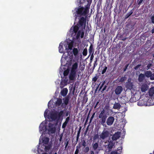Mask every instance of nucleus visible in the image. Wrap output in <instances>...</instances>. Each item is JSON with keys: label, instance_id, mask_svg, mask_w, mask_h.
<instances>
[{"label": "nucleus", "instance_id": "nucleus-1", "mask_svg": "<svg viewBox=\"0 0 154 154\" xmlns=\"http://www.w3.org/2000/svg\"><path fill=\"white\" fill-rule=\"evenodd\" d=\"M85 7H79L75 8L72 12L75 14V18L78 17H87L89 11V5L85 6Z\"/></svg>", "mask_w": 154, "mask_h": 154}, {"label": "nucleus", "instance_id": "nucleus-2", "mask_svg": "<svg viewBox=\"0 0 154 154\" xmlns=\"http://www.w3.org/2000/svg\"><path fill=\"white\" fill-rule=\"evenodd\" d=\"M98 117L99 119H100V122L101 125L106 127V125L105 123L106 122L107 116L104 109H103V110H101L98 116Z\"/></svg>", "mask_w": 154, "mask_h": 154}, {"label": "nucleus", "instance_id": "nucleus-3", "mask_svg": "<svg viewBox=\"0 0 154 154\" xmlns=\"http://www.w3.org/2000/svg\"><path fill=\"white\" fill-rule=\"evenodd\" d=\"M78 25L81 27L85 28L87 17H79Z\"/></svg>", "mask_w": 154, "mask_h": 154}, {"label": "nucleus", "instance_id": "nucleus-4", "mask_svg": "<svg viewBox=\"0 0 154 154\" xmlns=\"http://www.w3.org/2000/svg\"><path fill=\"white\" fill-rule=\"evenodd\" d=\"M123 90V88L122 86L120 85L116 86L115 90V94L119 96L121 94Z\"/></svg>", "mask_w": 154, "mask_h": 154}, {"label": "nucleus", "instance_id": "nucleus-5", "mask_svg": "<svg viewBox=\"0 0 154 154\" xmlns=\"http://www.w3.org/2000/svg\"><path fill=\"white\" fill-rule=\"evenodd\" d=\"M145 77L149 78H150V79L151 80H154V75H153V73L150 71H147L145 72L144 74Z\"/></svg>", "mask_w": 154, "mask_h": 154}, {"label": "nucleus", "instance_id": "nucleus-6", "mask_svg": "<svg viewBox=\"0 0 154 154\" xmlns=\"http://www.w3.org/2000/svg\"><path fill=\"white\" fill-rule=\"evenodd\" d=\"M115 119L112 116H109L107 119L106 123L108 125L111 126L112 125Z\"/></svg>", "mask_w": 154, "mask_h": 154}, {"label": "nucleus", "instance_id": "nucleus-7", "mask_svg": "<svg viewBox=\"0 0 154 154\" xmlns=\"http://www.w3.org/2000/svg\"><path fill=\"white\" fill-rule=\"evenodd\" d=\"M109 134V132L108 131H103L100 135V138L103 140H104L108 137Z\"/></svg>", "mask_w": 154, "mask_h": 154}, {"label": "nucleus", "instance_id": "nucleus-8", "mask_svg": "<svg viewBox=\"0 0 154 154\" xmlns=\"http://www.w3.org/2000/svg\"><path fill=\"white\" fill-rule=\"evenodd\" d=\"M76 73L75 72L70 71L69 78L70 80H74L75 79L76 77Z\"/></svg>", "mask_w": 154, "mask_h": 154}, {"label": "nucleus", "instance_id": "nucleus-9", "mask_svg": "<svg viewBox=\"0 0 154 154\" xmlns=\"http://www.w3.org/2000/svg\"><path fill=\"white\" fill-rule=\"evenodd\" d=\"M121 133L119 131H117L114 134L112 138V140H116L120 137V134Z\"/></svg>", "mask_w": 154, "mask_h": 154}, {"label": "nucleus", "instance_id": "nucleus-10", "mask_svg": "<svg viewBox=\"0 0 154 154\" xmlns=\"http://www.w3.org/2000/svg\"><path fill=\"white\" fill-rule=\"evenodd\" d=\"M141 91L142 92H145L148 89V86L145 83H143L141 86Z\"/></svg>", "mask_w": 154, "mask_h": 154}, {"label": "nucleus", "instance_id": "nucleus-11", "mask_svg": "<svg viewBox=\"0 0 154 154\" xmlns=\"http://www.w3.org/2000/svg\"><path fill=\"white\" fill-rule=\"evenodd\" d=\"M79 25H78V24L73 27L72 26L70 29V32L76 33L79 29Z\"/></svg>", "mask_w": 154, "mask_h": 154}, {"label": "nucleus", "instance_id": "nucleus-12", "mask_svg": "<svg viewBox=\"0 0 154 154\" xmlns=\"http://www.w3.org/2000/svg\"><path fill=\"white\" fill-rule=\"evenodd\" d=\"M78 67V63L77 62H75L72 65L71 71H73V72H76L77 71V69Z\"/></svg>", "mask_w": 154, "mask_h": 154}, {"label": "nucleus", "instance_id": "nucleus-13", "mask_svg": "<svg viewBox=\"0 0 154 154\" xmlns=\"http://www.w3.org/2000/svg\"><path fill=\"white\" fill-rule=\"evenodd\" d=\"M145 77L144 74L143 73L140 74L138 76V81L139 82H143L145 79Z\"/></svg>", "mask_w": 154, "mask_h": 154}, {"label": "nucleus", "instance_id": "nucleus-14", "mask_svg": "<svg viewBox=\"0 0 154 154\" xmlns=\"http://www.w3.org/2000/svg\"><path fill=\"white\" fill-rule=\"evenodd\" d=\"M57 111H55L53 113H51L50 114V118L53 120H57Z\"/></svg>", "mask_w": 154, "mask_h": 154}, {"label": "nucleus", "instance_id": "nucleus-15", "mask_svg": "<svg viewBox=\"0 0 154 154\" xmlns=\"http://www.w3.org/2000/svg\"><path fill=\"white\" fill-rule=\"evenodd\" d=\"M114 143L113 140H110L109 141V144L108 145L107 148L108 149L109 151L111 150L112 148L114 145Z\"/></svg>", "mask_w": 154, "mask_h": 154}, {"label": "nucleus", "instance_id": "nucleus-16", "mask_svg": "<svg viewBox=\"0 0 154 154\" xmlns=\"http://www.w3.org/2000/svg\"><path fill=\"white\" fill-rule=\"evenodd\" d=\"M105 83H106L105 81H104L103 82L102 84L101 85V86H100V87L99 91H100V90H101V89L102 88V87H103V88L102 89L101 91V92H103V91H104L105 90H106V88L107 87L106 85H105Z\"/></svg>", "mask_w": 154, "mask_h": 154}, {"label": "nucleus", "instance_id": "nucleus-17", "mask_svg": "<svg viewBox=\"0 0 154 154\" xmlns=\"http://www.w3.org/2000/svg\"><path fill=\"white\" fill-rule=\"evenodd\" d=\"M63 114L64 111L63 110H61L60 112L57 111V120H59L61 117H63Z\"/></svg>", "mask_w": 154, "mask_h": 154}, {"label": "nucleus", "instance_id": "nucleus-18", "mask_svg": "<svg viewBox=\"0 0 154 154\" xmlns=\"http://www.w3.org/2000/svg\"><path fill=\"white\" fill-rule=\"evenodd\" d=\"M47 130L46 126L44 125L43 122L39 126V130L40 131H46Z\"/></svg>", "mask_w": 154, "mask_h": 154}, {"label": "nucleus", "instance_id": "nucleus-19", "mask_svg": "<svg viewBox=\"0 0 154 154\" xmlns=\"http://www.w3.org/2000/svg\"><path fill=\"white\" fill-rule=\"evenodd\" d=\"M68 90L67 88H63L61 91V94L63 96H65L67 94Z\"/></svg>", "mask_w": 154, "mask_h": 154}, {"label": "nucleus", "instance_id": "nucleus-20", "mask_svg": "<svg viewBox=\"0 0 154 154\" xmlns=\"http://www.w3.org/2000/svg\"><path fill=\"white\" fill-rule=\"evenodd\" d=\"M148 94L149 96L152 97L154 94V87H152L149 90Z\"/></svg>", "mask_w": 154, "mask_h": 154}, {"label": "nucleus", "instance_id": "nucleus-21", "mask_svg": "<svg viewBox=\"0 0 154 154\" xmlns=\"http://www.w3.org/2000/svg\"><path fill=\"white\" fill-rule=\"evenodd\" d=\"M121 107V105L120 103H115L113 105V108L115 109H119Z\"/></svg>", "mask_w": 154, "mask_h": 154}, {"label": "nucleus", "instance_id": "nucleus-22", "mask_svg": "<svg viewBox=\"0 0 154 154\" xmlns=\"http://www.w3.org/2000/svg\"><path fill=\"white\" fill-rule=\"evenodd\" d=\"M126 87L130 89H132L133 88V83L131 82H128L126 85Z\"/></svg>", "mask_w": 154, "mask_h": 154}, {"label": "nucleus", "instance_id": "nucleus-23", "mask_svg": "<svg viewBox=\"0 0 154 154\" xmlns=\"http://www.w3.org/2000/svg\"><path fill=\"white\" fill-rule=\"evenodd\" d=\"M69 99V97L68 95L65 98H63V102L66 105L68 104Z\"/></svg>", "mask_w": 154, "mask_h": 154}, {"label": "nucleus", "instance_id": "nucleus-24", "mask_svg": "<svg viewBox=\"0 0 154 154\" xmlns=\"http://www.w3.org/2000/svg\"><path fill=\"white\" fill-rule=\"evenodd\" d=\"M134 9L131 10L130 12H128L125 16V19H127L133 13L134 11Z\"/></svg>", "mask_w": 154, "mask_h": 154}, {"label": "nucleus", "instance_id": "nucleus-25", "mask_svg": "<svg viewBox=\"0 0 154 154\" xmlns=\"http://www.w3.org/2000/svg\"><path fill=\"white\" fill-rule=\"evenodd\" d=\"M52 147V145L51 144H48L47 146H45V150L46 152H48L51 148Z\"/></svg>", "mask_w": 154, "mask_h": 154}, {"label": "nucleus", "instance_id": "nucleus-26", "mask_svg": "<svg viewBox=\"0 0 154 154\" xmlns=\"http://www.w3.org/2000/svg\"><path fill=\"white\" fill-rule=\"evenodd\" d=\"M49 141V139L48 138L45 137L42 140V142L44 144H47Z\"/></svg>", "mask_w": 154, "mask_h": 154}, {"label": "nucleus", "instance_id": "nucleus-27", "mask_svg": "<svg viewBox=\"0 0 154 154\" xmlns=\"http://www.w3.org/2000/svg\"><path fill=\"white\" fill-rule=\"evenodd\" d=\"M62 100L61 99H58V98L57 99V101L56 102V104L57 106H60V105L62 103Z\"/></svg>", "mask_w": 154, "mask_h": 154}, {"label": "nucleus", "instance_id": "nucleus-28", "mask_svg": "<svg viewBox=\"0 0 154 154\" xmlns=\"http://www.w3.org/2000/svg\"><path fill=\"white\" fill-rule=\"evenodd\" d=\"M48 131L51 134H54L55 131V128L53 127L50 128H48Z\"/></svg>", "mask_w": 154, "mask_h": 154}, {"label": "nucleus", "instance_id": "nucleus-29", "mask_svg": "<svg viewBox=\"0 0 154 154\" xmlns=\"http://www.w3.org/2000/svg\"><path fill=\"white\" fill-rule=\"evenodd\" d=\"M126 77L124 76L121 77L120 78H118L117 80H118L119 82H124L126 79Z\"/></svg>", "mask_w": 154, "mask_h": 154}, {"label": "nucleus", "instance_id": "nucleus-30", "mask_svg": "<svg viewBox=\"0 0 154 154\" xmlns=\"http://www.w3.org/2000/svg\"><path fill=\"white\" fill-rule=\"evenodd\" d=\"M98 144L97 143H95L92 144L93 148L94 150H96L98 148Z\"/></svg>", "mask_w": 154, "mask_h": 154}, {"label": "nucleus", "instance_id": "nucleus-31", "mask_svg": "<svg viewBox=\"0 0 154 154\" xmlns=\"http://www.w3.org/2000/svg\"><path fill=\"white\" fill-rule=\"evenodd\" d=\"M78 52V51L77 48H74L73 50V53L74 56H76Z\"/></svg>", "mask_w": 154, "mask_h": 154}, {"label": "nucleus", "instance_id": "nucleus-32", "mask_svg": "<svg viewBox=\"0 0 154 154\" xmlns=\"http://www.w3.org/2000/svg\"><path fill=\"white\" fill-rule=\"evenodd\" d=\"M93 51V46L92 45H91L90 46L89 48V53L90 54L89 55H90L92 53Z\"/></svg>", "mask_w": 154, "mask_h": 154}, {"label": "nucleus", "instance_id": "nucleus-33", "mask_svg": "<svg viewBox=\"0 0 154 154\" xmlns=\"http://www.w3.org/2000/svg\"><path fill=\"white\" fill-rule=\"evenodd\" d=\"M63 46L60 45L59 47V51L60 53H63Z\"/></svg>", "mask_w": 154, "mask_h": 154}, {"label": "nucleus", "instance_id": "nucleus-34", "mask_svg": "<svg viewBox=\"0 0 154 154\" xmlns=\"http://www.w3.org/2000/svg\"><path fill=\"white\" fill-rule=\"evenodd\" d=\"M154 65L152 64V63H149L146 66V69L147 70L149 69H150L151 67L152 68V67H153Z\"/></svg>", "mask_w": 154, "mask_h": 154}, {"label": "nucleus", "instance_id": "nucleus-35", "mask_svg": "<svg viewBox=\"0 0 154 154\" xmlns=\"http://www.w3.org/2000/svg\"><path fill=\"white\" fill-rule=\"evenodd\" d=\"M69 69H67L65 70L63 72V75L64 76H66L69 74Z\"/></svg>", "mask_w": 154, "mask_h": 154}, {"label": "nucleus", "instance_id": "nucleus-36", "mask_svg": "<svg viewBox=\"0 0 154 154\" xmlns=\"http://www.w3.org/2000/svg\"><path fill=\"white\" fill-rule=\"evenodd\" d=\"M85 0H77V2L79 5H81L82 4L85 2Z\"/></svg>", "mask_w": 154, "mask_h": 154}, {"label": "nucleus", "instance_id": "nucleus-37", "mask_svg": "<svg viewBox=\"0 0 154 154\" xmlns=\"http://www.w3.org/2000/svg\"><path fill=\"white\" fill-rule=\"evenodd\" d=\"M82 54L83 56H86L87 54V50L86 48H85L83 51Z\"/></svg>", "mask_w": 154, "mask_h": 154}, {"label": "nucleus", "instance_id": "nucleus-38", "mask_svg": "<svg viewBox=\"0 0 154 154\" xmlns=\"http://www.w3.org/2000/svg\"><path fill=\"white\" fill-rule=\"evenodd\" d=\"M81 31L82 30H79L78 31L77 35L76 36V38L77 39H78L79 38L81 35Z\"/></svg>", "mask_w": 154, "mask_h": 154}, {"label": "nucleus", "instance_id": "nucleus-39", "mask_svg": "<svg viewBox=\"0 0 154 154\" xmlns=\"http://www.w3.org/2000/svg\"><path fill=\"white\" fill-rule=\"evenodd\" d=\"M96 75L93 77L92 79V81L94 82V83L96 82L98 78V77L97 76V75L96 74Z\"/></svg>", "mask_w": 154, "mask_h": 154}, {"label": "nucleus", "instance_id": "nucleus-40", "mask_svg": "<svg viewBox=\"0 0 154 154\" xmlns=\"http://www.w3.org/2000/svg\"><path fill=\"white\" fill-rule=\"evenodd\" d=\"M107 69V67L105 66L103 69L102 70L101 73L102 74H104L106 71Z\"/></svg>", "mask_w": 154, "mask_h": 154}, {"label": "nucleus", "instance_id": "nucleus-41", "mask_svg": "<svg viewBox=\"0 0 154 154\" xmlns=\"http://www.w3.org/2000/svg\"><path fill=\"white\" fill-rule=\"evenodd\" d=\"M82 145L84 147H85L86 145V143L85 142V140H83L82 141Z\"/></svg>", "mask_w": 154, "mask_h": 154}, {"label": "nucleus", "instance_id": "nucleus-42", "mask_svg": "<svg viewBox=\"0 0 154 154\" xmlns=\"http://www.w3.org/2000/svg\"><path fill=\"white\" fill-rule=\"evenodd\" d=\"M89 150V147L88 146H87L85 147L84 150V152L85 153H87L88 152Z\"/></svg>", "mask_w": 154, "mask_h": 154}, {"label": "nucleus", "instance_id": "nucleus-43", "mask_svg": "<svg viewBox=\"0 0 154 154\" xmlns=\"http://www.w3.org/2000/svg\"><path fill=\"white\" fill-rule=\"evenodd\" d=\"M73 46V45L71 43H69L68 45V49L71 50Z\"/></svg>", "mask_w": 154, "mask_h": 154}, {"label": "nucleus", "instance_id": "nucleus-44", "mask_svg": "<svg viewBox=\"0 0 154 154\" xmlns=\"http://www.w3.org/2000/svg\"><path fill=\"white\" fill-rule=\"evenodd\" d=\"M143 0H137V3L139 6L142 3Z\"/></svg>", "mask_w": 154, "mask_h": 154}, {"label": "nucleus", "instance_id": "nucleus-45", "mask_svg": "<svg viewBox=\"0 0 154 154\" xmlns=\"http://www.w3.org/2000/svg\"><path fill=\"white\" fill-rule=\"evenodd\" d=\"M79 152V147L78 146H76V149L75 151L74 154H78Z\"/></svg>", "mask_w": 154, "mask_h": 154}, {"label": "nucleus", "instance_id": "nucleus-46", "mask_svg": "<svg viewBox=\"0 0 154 154\" xmlns=\"http://www.w3.org/2000/svg\"><path fill=\"white\" fill-rule=\"evenodd\" d=\"M70 115H69V116L67 117L66 118L65 122H66V123H68V122L70 120Z\"/></svg>", "mask_w": 154, "mask_h": 154}, {"label": "nucleus", "instance_id": "nucleus-47", "mask_svg": "<svg viewBox=\"0 0 154 154\" xmlns=\"http://www.w3.org/2000/svg\"><path fill=\"white\" fill-rule=\"evenodd\" d=\"M94 56L93 55V52L92 54H91V57H90V63H91L92 61V60L94 58Z\"/></svg>", "mask_w": 154, "mask_h": 154}, {"label": "nucleus", "instance_id": "nucleus-48", "mask_svg": "<svg viewBox=\"0 0 154 154\" xmlns=\"http://www.w3.org/2000/svg\"><path fill=\"white\" fill-rule=\"evenodd\" d=\"M67 124V123H66V122H64L63 123V125H62V128H65L66 127Z\"/></svg>", "mask_w": 154, "mask_h": 154}, {"label": "nucleus", "instance_id": "nucleus-49", "mask_svg": "<svg viewBox=\"0 0 154 154\" xmlns=\"http://www.w3.org/2000/svg\"><path fill=\"white\" fill-rule=\"evenodd\" d=\"M54 125L51 123H49L48 124V128H50L53 127Z\"/></svg>", "mask_w": 154, "mask_h": 154}, {"label": "nucleus", "instance_id": "nucleus-50", "mask_svg": "<svg viewBox=\"0 0 154 154\" xmlns=\"http://www.w3.org/2000/svg\"><path fill=\"white\" fill-rule=\"evenodd\" d=\"M141 64H138L134 67V68L136 70L138 69V68L141 66Z\"/></svg>", "mask_w": 154, "mask_h": 154}, {"label": "nucleus", "instance_id": "nucleus-51", "mask_svg": "<svg viewBox=\"0 0 154 154\" xmlns=\"http://www.w3.org/2000/svg\"><path fill=\"white\" fill-rule=\"evenodd\" d=\"M97 59H96L95 60L94 62V67H95L97 65Z\"/></svg>", "mask_w": 154, "mask_h": 154}, {"label": "nucleus", "instance_id": "nucleus-52", "mask_svg": "<svg viewBox=\"0 0 154 154\" xmlns=\"http://www.w3.org/2000/svg\"><path fill=\"white\" fill-rule=\"evenodd\" d=\"M84 35V32L83 30H82L81 31V38H82L83 37Z\"/></svg>", "mask_w": 154, "mask_h": 154}, {"label": "nucleus", "instance_id": "nucleus-53", "mask_svg": "<svg viewBox=\"0 0 154 154\" xmlns=\"http://www.w3.org/2000/svg\"><path fill=\"white\" fill-rule=\"evenodd\" d=\"M87 1L88 2V3L87 5H89V7H90V5L91 3L92 0H87Z\"/></svg>", "mask_w": 154, "mask_h": 154}, {"label": "nucleus", "instance_id": "nucleus-54", "mask_svg": "<svg viewBox=\"0 0 154 154\" xmlns=\"http://www.w3.org/2000/svg\"><path fill=\"white\" fill-rule=\"evenodd\" d=\"M99 138V135L98 134H95L94 137V139H96Z\"/></svg>", "mask_w": 154, "mask_h": 154}, {"label": "nucleus", "instance_id": "nucleus-55", "mask_svg": "<svg viewBox=\"0 0 154 154\" xmlns=\"http://www.w3.org/2000/svg\"><path fill=\"white\" fill-rule=\"evenodd\" d=\"M81 129V128H80V129H79V130L77 132V137H79V136Z\"/></svg>", "mask_w": 154, "mask_h": 154}, {"label": "nucleus", "instance_id": "nucleus-56", "mask_svg": "<svg viewBox=\"0 0 154 154\" xmlns=\"http://www.w3.org/2000/svg\"><path fill=\"white\" fill-rule=\"evenodd\" d=\"M70 112L69 111H67L65 113V116H67L69 115H70Z\"/></svg>", "mask_w": 154, "mask_h": 154}, {"label": "nucleus", "instance_id": "nucleus-57", "mask_svg": "<svg viewBox=\"0 0 154 154\" xmlns=\"http://www.w3.org/2000/svg\"><path fill=\"white\" fill-rule=\"evenodd\" d=\"M151 20L152 23H154V16H152L151 17Z\"/></svg>", "mask_w": 154, "mask_h": 154}, {"label": "nucleus", "instance_id": "nucleus-58", "mask_svg": "<svg viewBox=\"0 0 154 154\" xmlns=\"http://www.w3.org/2000/svg\"><path fill=\"white\" fill-rule=\"evenodd\" d=\"M128 64H127L125 65V68L124 69V71H125L126 69H127L128 67Z\"/></svg>", "mask_w": 154, "mask_h": 154}, {"label": "nucleus", "instance_id": "nucleus-59", "mask_svg": "<svg viewBox=\"0 0 154 154\" xmlns=\"http://www.w3.org/2000/svg\"><path fill=\"white\" fill-rule=\"evenodd\" d=\"M110 154H118V152L117 151H112Z\"/></svg>", "mask_w": 154, "mask_h": 154}, {"label": "nucleus", "instance_id": "nucleus-60", "mask_svg": "<svg viewBox=\"0 0 154 154\" xmlns=\"http://www.w3.org/2000/svg\"><path fill=\"white\" fill-rule=\"evenodd\" d=\"M151 70L152 71V72H153L154 73H153V75H154V65L153 66V67H152V68H151Z\"/></svg>", "mask_w": 154, "mask_h": 154}, {"label": "nucleus", "instance_id": "nucleus-61", "mask_svg": "<svg viewBox=\"0 0 154 154\" xmlns=\"http://www.w3.org/2000/svg\"><path fill=\"white\" fill-rule=\"evenodd\" d=\"M47 114V112H46V111H45V112L44 113V116L45 117Z\"/></svg>", "mask_w": 154, "mask_h": 154}, {"label": "nucleus", "instance_id": "nucleus-62", "mask_svg": "<svg viewBox=\"0 0 154 154\" xmlns=\"http://www.w3.org/2000/svg\"><path fill=\"white\" fill-rule=\"evenodd\" d=\"M94 115H95V113H94L92 115L91 117V119H93L94 118Z\"/></svg>", "mask_w": 154, "mask_h": 154}, {"label": "nucleus", "instance_id": "nucleus-63", "mask_svg": "<svg viewBox=\"0 0 154 154\" xmlns=\"http://www.w3.org/2000/svg\"><path fill=\"white\" fill-rule=\"evenodd\" d=\"M90 154H94V152L92 150L90 151Z\"/></svg>", "mask_w": 154, "mask_h": 154}, {"label": "nucleus", "instance_id": "nucleus-64", "mask_svg": "<svg viewBox=\"0 0 154 154\" xmlns=\"http://www.w3.org/2000/svg\"><path fill=\"white\" fill-rule=\"evenodd\" d=\"M152 33H154V28L152 29Z\"/></svg>", "mask_w": 154, "mask_h": 154}]
</instances>
